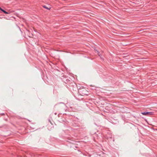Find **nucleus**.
Returning <instances> with one entry per match:
<instances>
[{
    "mask_svg": "<svg viewBox=\"0 0 157 157\" xmlns=\"http://www.w3.org/2000/svg\"><path fill=\"white\" fill-rule=\"evenodd\" d=\"M80 131H82V133L84 135L83 137H85V135L86 132V127L85 126V124L84 122L82 121H79V134L81 133Z\"/></svg>",
    "mask_w": 157,
    "mask_h": 157,
    "instance_id": "nucleus-1",
    "label": "nucleus"
},
{
    "mask_svg": "<svg viewBox=\"0 0 157 157\" xmlns=\"http://www.w3.org/2000/svg\"><path fill=\"white\" fill-rule=\"evenodd\" d=\"M79 94L82 96L84 95H88V92L86 90V89L82 86L79 88Z\"/></svg>",
    "mask_w": 157,
    "mask_h": 157,
    "instance_id": "nucleus-2",
    "label": "nucleus"
},
{
    "mask_svg": "<svg viewBox=\"0 0 157 157\" xmlns=\"http://www.w3.org/2000/svg\"><path fill=\"white\" fill-rule=\"evenodd\" d=\"M141 113L144 115H153L154 114V112H142Z\"/></svg>",
    "mask_w": 157,
    "mask_h": 157,
    "instance_id": "nucleus-3",
    "label": "nucleus"
},
{
    "mask_svg": "<svg viewBox=\"0 0 157 157\" xmlns=\"http://www.w3.org/2000/svg\"><path fill=\"white\" fill-rule=\"evenodd\" d=\"M72 147L75 150L76 149V148H78V142H75L73 143L72 146Z\"/></svg>",
    "mask_w": 157,
    "mask_h": 157,
    "instance_id": "nucleus-4",
    "label": "nucleus"
},
{
    "mask_svg": "<svg viewBox=\"0 0 157 157\" xmlns=\"http://www.w3.org/2000/svg\"><path fill=\"white\" fill-rule=\"evenodd\" d=\"M1 10L2 11V12H3L4 13H6V14H8V13L5 10H3V9H1Z\"/></svg>",
    "mask_w": 157,
    "mask_h": 157,
    "instance_id": "nucleus-5",
    "label": "nucleus"
},
{
    "mask_svg": "<svg viewBox=\"0 0 157 157\" xmlns=\"http://www.w3.org/2000/svg\"><path fill=\"white\" fill-rule=\"evenodd\" d=\"M79 14L80 13H82V12H85V11H82L81 9H80V10H79Z\"/></svg>",
    "mask_w": 157,
    "mask_h": 157,
    "instance_id": "nucleus-6",
    "label": "nucleus"
},
{
    "mask_svg": "<svg viewBox=\"0 0 157 157\" xmlns=\"http://www.w3.org/2000/svg\"><path fill=\"white\" fill-rule=\"evenodd\" d=\"M97 53L98 55L99 56H101V54L98 51H97Z\"/></svg>",
    "mask_w": 157,
    "mask_h": 157,
    "instance_id": "nucleus-7",
    "label": "nucleus"
},
{
    "mask_svg": "<svg viewBox=\"0 0 157 157\" xmlns=\"http://www.w3.org/2000/svg\"><path fill=\"white\" fill-rule=\"evenodd\" d=\"M105 109H108V107H107V106L106 107Z\"/></svg>",
    "mask_w": 157,
    "mask_h": 157,
    "instance_id": "nucleus-8",
    "label": "nucleus"
},
{
    "mask_svg": "<svg viewBox=\"0 0 157 157\" xmlns=\"http://www.w3.org/2000/svg\"><path fill=\"white\" fill-rule=\"evenodd\" d=\"M44 7V8H46V9H48V10H49V9H49V8H48V7H45V6Z\"/></svg>",
    "mask_w": 157,
    "mask_h": 157,
    "instance_id": "nucleus-9",
    "label": "nucleus"
},
{
    "mask_svg": "<svg viewBox=\"0 0 157 157\" xmlns=\"http://www.w3.org/2000/svg\"><path fill=\"white\" fill-rule=\"evenodd\" d=\"M82 26H81V25H79V29H80V27H82Z\"/></svg>",
    "mask_w": 157,
    "mask_h": 157,
    "instance_id": "nucleus-10",
    "label": "nucleus"
},
{
    "mask_svg": "<svg viewBox=\"0 0 157 157\" xmlns=\"http://www.w3.org/2000/svg\"><path fill=\"white\" fill-rule=\"evenodd\" d=\"M110 138L111 139H113V138L112 136H111L110 137Z\"/></svg>",
    "mask_w": 157,
    "mask_h": 157,
    "instance_id": "nucleus-11",
    "label": "nucleus"
},
{
    "mask_svg": "<svg viewBox=\"0 0 157 157\" xmlns=\"http://www.w3.org/2000/svg\"><path fill=\"white\" fill-rule=\"evenodd\" d=\"M130 125H132V124H130Z\"/></svg>",
    "mask_w": 157,
    "mask_h": 157,
    "instance_id": "nucleus-12",
    "label": "nucleus"
},
{
    "mask_svg": "<svg viewBox=\"0 0 157 157\" xmlns=\"http://www.w3.org/2000/svg\"><path fill=\"white\" fill-rule=\"evenodd\" d=\"M1 9H2L0 7V10H1Z\"/></svg>",
    "mask_w": 157,
    "mask_h": 157,
    "instance_id": "nucleus-13",
    "label": "nucleus"
},
{
    "mask_svg": "<svg viewBox=\"0 0 157 157\" xmlns=\"http://www.w3.org/2000/svg\"><path fill=\"white\" fill-rule=\"evenodd\" d=\"M80 141H79V142Z\"/></svg>",
    "mask_w": 157,
    "mask_h": 157,
    "instance_id": "nucleus-14",
    "label": "nucleus"
}]
</instances>
